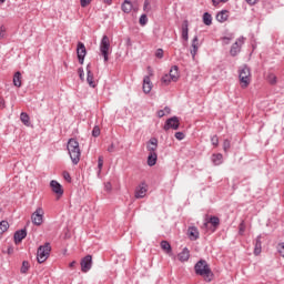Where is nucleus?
Wrapping results in <instances>:
<instances>
[{
	"mask_svg": "<svg viewBox=\"0 0 284 284\" xmlns=\"http://www.w3.org/2000/svg\"><path fill=\"white\" fill-rule=\"evenodd\" d=\"M13 85L16 88H21V73L19 71L13 75Z\"/></svg>",
	"mask_w": 284,
	"mask_h": 284,
	"instance_id": "c85d7f7f",
	"label": "nucleus"
},
{
	"mask_svg": "<svg viewBox=\"0 0 284 284\" xmlns=\"http://www.w3.org/2000/svg\"><path fill=\"white\" fill-rule=\"evenodd\" d=\"M160 245L163 252H165L166 254H172V245L170 244V242L164 240L160 243Z\"/></svg>",
	"mask_w": 284,
	"mask_h": 284,
	"instance_id": "bb28decb",
	"label": "nucleus"
},
{
	"mask_svg": "<svg viewBox=\"0 0 284 284\" xmlns=\"http://www.w3.org/2000/svg\"><path fill=\"white\" fill-rule=\"evenodd\" d=\"M108 152H110V153L114 152V144H111V145L108 148Z\"/></svg>",
	"mask_w": 284,
	"mask_h": 284,
	"instance_id": "6e6d98bb",
	"label": "nucleus"
},
{
	"mask_svg": "<svg viewBox=\"0 0 284 284\" xmlns=\"http://www.w3.org/2000/svg\"><path fill=\"white\" fill-rule=\"evenodd\" d=\"M126 45H129V47L132 45V40L130 38L126 39Z\"/></svg>",
	"mask_w": 284,
	"mask_h": 284,
	"instance_id": "4d7b16f0",
	"label": "nucleus"
},
{
	"mask_svg": "<svg viewBox=\"0 0 284 284\" xmlns=\"http://www.w3.org/2000/svg\"><path fill=\"white\" fill-rule=\"evenodd\" d=\"M4 231L0 226V235L3 236Z\"/></svg>",
	"mask_w": 284,
	"mask_h": 284,
	"instance_id": "e2e57ef3",
	"label": "nucleus"
},
{
	"mask_svg": "<svg viewBox=\"0 0 284 284\" xmlns=\"http://www.w3.org/2000/svg\"><path fill=\"white\" fill-rule=\"evenodd\" d=\"M211 143L216 148L219 145V135H213L211 138Z\"/></svg>",
	"mask_w": 284,
	"mask_h": 284,
	"instance_id": "a19ab883",
	"label": "nucleus"
},
{
	"mask_svg": "<svg viewBox=\"0 0 284 284\" xmlns=\"http://www.w3.org/2000/svg\"><path fill=\"white\" fill-rule=\"evenodd\" d=\"M30 270V263L28 261L22 262L21 274H27Z\"/></svg>",
	"mask_w": 284,
	"mask_h": 284,
	"instance_id": "2f4dec72",
	"label": "nucleus"
},
{
	"mask_svg": "<svg viewBox=\"0 0 284 284\" xmlns=\"http://www.w3.org/2000/svg\"><path fill=\"white\" fill-rule=\"evenodd\" d=\"M246 3H248V6H256V3H258V0H246Z\"/></svg>",
	"mask_w": 284,
	"mask_h": 284,
	"instance_id": "8fccbe9b",
	"label": "nucleus"
},
{
	"mask_svg": "<svg viewBox=\"0 0 284 284\" xmlns=\"http://www.w3.org/2000/svg\"><path fill=\"white\" fill-rule=\"evenodd\" d=\"M92 3V0H80L81 8H88Z\"/></svg>",
	"mask_w": 284,
	"mask_h": 284,
	"instance_id": "ea45409f",
	"label": "nucleus"
},
{
	"mask_svg": "<svg viewBox=\"0 0 284 284\" xmlns=\"http://www.w3.org/2000/svg\"><path fill=\"white\" fill-rule=\"evenodd\" d=\"M80 265H81V272H83L84 274H88V272L92 270V255L84 256L81 260Z\"/></svg>",
	"mask_w": 284,
	"mask_h": 284,
	"instance_id": "9d476101",
	"label": "nucleus"
},
{
	"mask_svg": "<svg viewBox=\"0 0 284 284\" xmlns=\"http://www.w3.org/2000/svg\"><path fill=\"white\" fill-rule=\"evenodd\" d=\"M2 235H0V239H1Z\"/></svg>",
	"mask_w": 284,
	"mask_h": 284,
	"instance_id": "338daca9",
	"label": "nucleus"
},
{
	"mask_svg": "<svg viewBox=\"0 0 284 284\" xmlns=\"http://www.w3.org/2000/svg\"><path fill=\"white\" fill-rule=\"evenodd\" d=\"M210 223L216 230V227H219V225H221V220L217 216H211L210 221L204 223V227H207V225H210Z\"/></svg>",
	"mask_w": 284,
	"mask_h": 284,
	"instance_id": "4be33fe9",
	"label": "nucleus"
},
{
	"mask_svg": "<svg viewBox=\"0 0 284 284\" xmlns=\"http://www.w3.org/2000/svg\"><path fill=\"white\" fill-rule=\"evenodd\" d=\"M106 6H112V0H103Z\"/></svg>",
	"mask_w": 284,
	"mask_h": 284,
	"instance_id": "13d9d810",
	"label": "nucleus"
},
{
	"mask_svg": "<svg viewBox=\"0 0 284 284\" xmlns=\"http://www.w3.org/2000/svg\"><path fill=\"white\" fill-rule=\"evenodd\" d=\"M213 6H217L219 2L216 0H212Z\"/></svg>",
	"mask_w": 284,
	"mask_h": 284,
	"instance_id": "680f3d73",
	"label": "nucleus"
},
{
	"mask_svg": "<svg viewBox=\"0 0 284 284\" xmlns=\"http://www.w3.org/2000/svg\"><path fill=\"white\" fill-rule=\"evenodd\" d=\"M163 111H164V114H170V112H172V109H170V106H165Z\"/></svg>",
	"mask_w": 284,
	"mask_h": 284,
	"instance_id": "864d4df0",
	"label": "nucleus"
},
{
	"mask_svg": "<svg viewBox=\"0 0 284 284\" xmlns=\"http://www.w3.org/2000/svg\"><path fill=\"white\" fill-rule=\"evenodd\" d=\"M148 8H150V0H145V1H144L143 10H144V11H148Z\"/></svg>",
	"mask_w": 284,
	"mask_h": 284,
	"instance_id": "3c124183",
	"label": "nucleus"
},
{
	"mask_svg": "<svg viewBox=\"0 0 284 284\" xmlns=\"http://www.w3.org/2000/svg\"><path fill=\"white\" fill-rule=\"evenodd\" d=\"M175 139H178V141H183V139H185V133L176 132L175 133Z\"/></svg>",
	"mask_w": 284,
	"mask_h": 284,
	"instance_id": "79ce46f5",
	"label": "nucleus"
},
{
	"mask_svg": "<svg viewBox=\"0 0 284 284\" xmlns=\"http://www.w3.org/2000/svg\"><path fill=\"white\" fill-rule=\"evenodd\" d=\"M77 54L79 64L83 65V61H85V54H88V50L85 49V44H83V42H78Z\"/></svg>",
	"mask_w": 284,
	"mask_h": 284,
	"instance_id": "1a4fd4ad",
	"label": "nucleus"
},
{
	"mask_svg": "<svg viewBox=\"0 0 284 284\" xmlns=\"http://www.w3.org/2000/svg\"><path fill=\"white\" fill-rule=\"evenodd\" d=\"M194 271H195V274H197V276H203L206 283H211L214 276V273H212V268H210V264H207V261L205 260H200L195 264Z\"/></svg>",
	"mask_w": 284,
	"mask_h": 284,
	"instance_id": "f257e3e1",
	"label": "nucleus"
},
{
	"mask_svg": "<svg viewBox=\"0 0 284 284\" xmlns=\"http://www.w3.org/2000/svg\"><path fill=\"white\" fill-rule=\"evenodd\" d=\"M222 3H227L230 0H220Z\"/></svg>",
	"mask_w": 284,
	"mask_h": 284,
	"instance_id": "0e129e2a",
	"label": "nucleus"
},
{
	"mask_svg": "<svg viewBox=\"0 0 284 284\" xmlns=\"http://www.w3.org/2000/svg\"><path fill=\"white\" fill-rule=\"evenodd\" d=\"M100 134H101V129L99 128V125H95L92 130V136L97 139V136H100Z\"/></svg>",
	"mask_w": 284,
	"mask_h": 284,
	"instance_id": "f704fd0d",
	"label": "nucleus"
},
{
	"mask_svg": "<svg viewBox=\"0 0 284 284\" xmlns=\"http://www.w3.org/2000/svg\"><path fill=\"white\" fill-rule=\"evenodd\" d=\"M182 39L183 41H189L190 39V22L187 20L182 23Z\"/></svg>",
	"mask_w": 284,
	"mask_h": 284,
	"instance_id": "dca6fc26",
	"label": "nucleus"
},
{
	"mask_svg": "<svg viewBox=\"0 0 284 284\" xmlns=\"http://www.w3.org/2000/svg\"><path fill=\"white\" fill-rule=\"evenodd\" d=\"M142 90L144 94H150V92H152V81L150 80V75L144 77Z\"/></svg>",
	"mask_w": 284,
	"mask_h": 284,
	"instance_id": "f3484780",
	"label": "nucleus"
},
{
	"mask_svg": "<svg viewBox=\"0 0 284 284\" xmlns=\"http://www.w3.org/2000/svg\"><path fill=\"white\" fill-rule=\"evenodd\" d=\"M6 38V27L1 26L0 27V39H4Z\"/></svg>",
	"mask_w": 284,
	"mask_h": 284,
	"instance_id": "a18cd8bd",
	"label": "nucleus"
},
{
	"mask_svg": "<svg viewBox=\"0 0 284 284\" xmlns=\"http://www.w3.org/2000/svg\"><path fill=\"white\" fill-rule=\"evenodd\" d=\"M0 108H6V100L3 98H0Z\"/></svg>",
	"mask_w": 284,
	"mask_h": 284,
	"instance_id": "5fc2aeb1",
	"label": "nucleus"
},
{
	"mask_svg": "<svg viewBox=\"0 0 284 284\" xmlns=\"http://www.w3.org/2000/svg\"><path fill=\"white\" fill-rule=\"evenodd\" d=\"M87 83L90 88H97V82H94V73H92L91 65H87Z\"/></svg>",
	"mask_w": 284,
	"mask_h": 284,
	"instance_id": "ddd939ff",
	"label": "nucleus"
},
{
	"mask_svg": "<svg viewBox=\"0 0 284 284\" xmlns=\"http://www.w3.org/2000/svg\"><path fill=\"white\" fill-rule=\"evenodd\" d=\"M100 52L104 59V63H108L109 54H110V38L108 36H103L100 42Z\"/></svg>",
	"mask_w": 284,
	"mask_h": 284,
	"instance_id": "39448f33",
	"label": "nucleus"
},
{
	"mask_svg": "<svg viewBox=\"0 0 284 284\" xmlns=\"http://www.w3.org/2000/svg\"><path fill=\"white\" fill-rule=\"evenodd\" d=\"M222 41H223L224 45H230V41H232V37H224V38H222Z\"/></svg>",
	"mask_w": 284,
	"mask_h": 284,
	"instance_id": "49530a36",
	"label": "nucleus"
},
{
	"mask_svg": "<svg viewBox=\"0 0 284 284\" xmlns=\"http://www.w3.org/2000/svg\"><path fill=\"white\" fill-rule=\"evenodd\" d=\"M121 9L125 14H130L132 12V2L129 0H124V2L121 6Z\"/></svg>",
	"mask_w": 284,
	"mask_h": 284,
	"instance_id": "a878e982",
	"label": "nucleus"
},
{
	"mask_svg": "<svg viewBox=\"0 0 284 284\" xmlns=\"http://www.w3.org/2000/svg\"><path fill=\"white\" fill-rule=\"evenodd\" d=\"M179 261L181 263H185V261H190V250L187 247H184L181 253L178 255Z\"/></svg>",
	"mask_w": 284,
	"mask_h": 284,
	"instance_id": "412c9836",
	"label": "nucleus"
},
{
	"mask_svg": "<svg viewBox=\"0 0 284 284\" xmlns=\"http://www.w3.org/2000/svg\"><path fill=\"white\" fill-rule=\"evenodd\" d=\"M63 179H64V181H68L69 183L72 181V178L70 176V173L68 171L63 172Z\"/></svg>",
	"mask_w": 284,
	"mask_h": 284,
	"instance_id": "c03bdc74",
	"label": "nucleus"
},
{
	"mask_svg": "<svg viewBox=\"0 0 284 284\" xmlns=\"http://www.w3.org/2000/svg\"><path fill=\"white\" fill-rule=\"evenodd\" d=\"M162 83H164L165 85H170V83H172V77L170 74H165L164 77H162Z\"/></svg>",
	"mask_w": 284,
	"mask_h": 284,
	"instance_id": "72a5a7b5",
	"label": "nucleus"
},
{
	"mask_svg": "<svg viewBox=\"0 0 284 284\" xmlns=\"http://www.w3.org/2000/svg\"><path fill=\"white\" fill-rule=\"evenodd\" d=\"M159 148V140L156 138H151L146 143V150L149 153L156 152Z\"/></svg>",
	"mask_w": 284,
	"mask_h": 284,
	"instance_id": "2eb2a0df",
	"label": "nucleus"
},
{
	"mask_svg": "<svg viewBox=\"0 0 284 284\" xmlns=\"http://www.w3.org/2000/svg\"><path fill=\"white\" fill-rule=\"evenodd\" d=\"M230 148H231L230 140H224V142H223V150H224V152H229Z\"/></svg>",
	"mask_w": 284,
	"mask_h": 284,
	"instance_id": "4c0bfd02",
	"label": "nucleus"
},
{
	"mask_svg": "<svg viewBox=\"0 0 284 284\" xmlns=\"http://www.w3.org/2000/svg\"><path fill=\"white\" fill-rule=\"evenodd\" d=\"M43 214H45V212L43 211L42 207H38L36 212L32 213L31 221L33 225H37V226L43 225Z\"/></svg>",
	"mask_w": 284,
	"mask_h": 284,
	"instance_id": "423d86ee",
	"label": "nucleus"
},
{
	"mask_svg": "<svg viewBox=\"0 0 284 284\" xmlns=\"http://www.w3.org/2000/svg\"><path fill=\"white\" fill-rule=\"evenodd\" d=\"M20 121H22L24 125L30 126V115H28V113L22 112L20 114Z\"/></svg>",
	"mask_w": 284,
	"mask_h": 284,
	"instance_id": "c756f323",
	"label": "nucleus"
},
{
	"mask_svg": "<svg viewBox=\"0 0 284 284\" xmlns=\"http://www.w3.org/2000/svg\"><path fill=\"white\" fill-rule=\"evenodd\" d=\"M0 3H6V0H0Z\"/></svg>",
	"mask_w": 284,
	"mask_h": 284,
	"instance_id": "69168bd1",
	"label": "nucleus"
},
{
	"mask_svg": "<svg viewBox=\"0 0 284 284\" xmlns=\"http://www.w3.org/2000/svg\"><path fill=\"white\" fill-rule=\"evenodd\" d=\"M243 43H245V38L240 37L231 47V57H236L241 52V47L243 45Z\"/></svg>",
	"mask_w": 284,
	"mask_h": 284,
	"instance_id": "6e6552de",
	"label": "nucleus"
},
{
	"mask_svg": "<svg viewBox=\"0 0 284 284\" xmlns=\"http://www.w3.org/2000/svg\"><path fill=\"white\" fill-rule=\"evenodd\" d=\"M212 162L214 163V165H221V163H223V154L221 153L213 154Z\"/></svg>",
	"mask_w": 284,
	"mask_h": 284,
	"instance_id": "cd10ccee",
	"label": "nucleus"
},
{
	"mask_svg": "<svg viewBox=\"0 0 284 284\" xmlns=\"http://www.w3.org/2000/svg\"><path fill=\"white\" fill-rule=\"evenodd\" d=\"M158 159H159V155L156 154V152L149 153V156H148V165H149L150 168H153V165H156Z\"/></svg>",
	"mask_w": 284,
	"mask_h": 284,
	"instance_id": "b1692460",
	"label": "nucleus"
},
{
	"mask_svg": "<svg viewBox=\"0 0 284 284\" xmlns=\"http://www.w3.org/2000/svg\"><path fill=\"white\" fill-rule=\"evenodd\" d=\"M227 10H222L216 14V21L220 23H225V21L229 19Z\"/></svg>",
	"mask_w": 284,
	"mask_h": 284,
	"instance_id": "5701e85b",
	"label": "nucleus"
},
{
	"mask_svg": "<svg viewBox=\"0 0 284 284\" xmlns=\"http://www.w3.org/2000/svg\"><path fill=\"white\" fill-rule=\"evenodd\" d=\"M240 82H241V88L245 89L250 85L251 83V77H252V72L250 71L247 65L242 67V69H240Z\"/></svg>",
	"mask_w": 284,
	"mask_h": 284,
	"instance_id": "20e7f679",
	"label": "nucleus"
},
{
	"mask_svg": "<svg viewBox=\"0 0 284 284\" xmlns=\"http://www.w3.org/2000/svg\"><path fill=\"white\" fill-rule=\"evenodd\" d=\"M192 49H191V54L192 59H196V52H199V36H195L192 40Z\"/></svg>",
	"mask_w": 284,
	"mask_h": 284,
	"instance_id": "aec40b11",
	"label": "nucleus"
},
{
	"mask_svg": "<svg viewBox=\"0 0 284 284\" xmlns=\"http://www.w3.org/2000/svg\"><path fill=\"white\" fill-rule=\"evenodd\" d=\"M98 170L101 172L103 170V155L98 158Z\"/></svg>",
	"mask_w": 284,
	"mask_h": 284,
	"instance_id": "e433bc0d",
	"label": "nucleus"
},
{
	"mask_svg": "<svg viewBox=\"0 0 284 284\" xmlns=\"http://www.w3.org/2000/svg\"><path fill=\"white\" fill-rule=\"evenodd\" d=\"M78 74H79L81 81H83L84 77H85V72L83 71V68L78 69Z\"/></svg>",
	"mask_w": 284,
	"mask_h": 284,
	"instance_id": "37998d69",
	"label": "nucleus"
},
{
	"mask_svg": "<svg viewBox=\"0 0 284 284\" xmlns=\"http://www.w3.org/2000/svg\"><path fill=\"white\" fill-rule=\"evenodd\" d=\"M74 265H77V261H73V262H71L70 264H69V267H74Z\"/></svg>",
	"mask_w": 284,
	"mask_h": 284,
	"instance_id": "bf43d9fd",
	"label": "nucleus"
},
{
	"mask_svg": "<svg viewBox=\"0 0 284 284\" xmlns=\"http://www.w3.org/2000/svg\"><path fill=\"white\" fill-rule=\"evenodd\" d=\"M267 81L268 83H271V85H274L276 83V75H274L273 73L268 74Z\"/></svg>",
	"mask_w": 284,
	"mask_h": 284,
	"instance_id": "c9c22d12",
	"label": "nucleus"
},
{
	"mask_svg": "<svg viewBox=\"0 0 284 284\" xmlns=\"http://www.w3.org/2000/svg\"><path fill=\"white\" fill-rule=\"evenodd\" d=\"M155 57L158 59H163V49H158L156 52H155Z\"/></svg>",
	"mask_w": 284,
	"mask_h": 284,
	"instance_id": "de8ad7c7",
	"label": "nucleus"
},
{
	"mask_svg": "<svg viewBox=\"0 0 284 284\" xmlns=\"http://www.w3.org/2000/svg\"><path fill=\"white\" fill-rule=\"evenodd\" d=\"M187 236L190 239V241H199V229L196 226H190L187 229Z\"/></svg>",
	"mask_w": 284,
	"mask_h": 284,
	"instance_id": "a211bd4d",
	"label": "nucleus"
},
{
	"mask_svg": "<svg viewBox=\"0 0 284 284\" xmlns=\"http://www.w3.org/2000/svg\"><path fill=\"white\" fill-rule=\"evenodd\" d=\"M148 184L145 182H142L135 187V199H145Z\"/></svg>",
	"mask_w": 284,
	"mask_h": 284,
	"instance_id": "9b49d317",
	"label": "nucleus"
},
{
	"mask_svg": "<svg viewBox=\"0 0 284 284\" xmlns=\"http://www.w3.org/2000/svg\"><path fill=\"white\" fill-rule=\"evenodd\" d=\"M158 116H159V119H163V116H165V111L164 110H159L158 111Z\"/></svg>",
	"mask_w": 284,
	"mask_h": 284,
	"instance_id": "09e8293b",
	"label": "nucleus"
},
{
	"mask_svg": "<svg viewBox=\"0 0 284 284\" xmlns=\"http://www.w3.org/2000/svg\"><path fill=\"white\" fill-rule=\"evenodd\" d=\"M262 236L258 235L255 240V244H254V255L258 256V254H261V252H263V242L261 241Z\"/></svg>",
	"mask_w": 284,
	"mask_h": 284,
	"instance_id": "6ab92c4d",
	"label": "nucleus"
},
{
	"mask_svg": "<svg viewBox=\"0 0 284 284\" xmlns=\"http://www.w3.org/2000/svg\"><path fill=\"white\" fill-rule=\"evenodd\" d=\"M148 24V16L146 14H142L140 17V26H146Z\"/></svg>",
	"mask_w": 284,
	"mask_h": 284,
	"instance_id": "58836bf2",
	"label": "nucleus"
},
{
	"mask_svg": "<svg viewBox=\"0 0 284 284\" xmlns=\"http://www.w3.org/2000/svg\"><path fill=\"white\" fill-rule=\"evenodd\" d=\"M67 150L73 165H79V162L81 161V148L79 146V141L71 138L68 141Z\"/></svg>",
	"mask_w": 284,
	"mask_h": 284,
	"instance_id": "f03ea898",
	"label": "nucleus"
},
{
	"mask_svg": "<svg viewBox=\"0 0 284 284\" xmlns=\"http://www.w3.org/2000/svg\"><path fill=\"white\" fill-rule=\"evenodd\" d=\"M181 122L178 116H172L168 119L164 123L163 130L168 132V130H179Z\"/></svg>",
	"mask_w": 284,
	"mask_h": 284,
	"instance_id": "0eeeda50",
	"label": "nucleus"
},
{
	"mask_svg": "<svg viewBox=\"0 0 284 284\" xmlns=\"http://www.w3.org/2000/svg\"><path fill=\"white\" fill-rule=\"evenodd\" d=\"M105 187H106V190H111V189H112V185H111L110 183H108V184L105 185Z\"/></svg>",
	"mask_w": 284,
	"mask_h": 284,
	"instance_id": "052dcab7",
	"label": "nucleus"
},
{
	"mask_svg": "<svg viewBox=\"0 0 284 284\" xmlns=\"http://www.w3.org/2000/svg\"><path fill=\"white\" fill-rule=\"evenodd\" d=\"M27 236H28V231L26 229H21L17 231L13 235L16 245H19V243H21V241H23V239H26Z\"/></svg>",
	"mask_w": 284,
	"mask_h": 284,
	"instance_id": "f8f14e48",
	"label": "nucleus"
},
{
	"mask_svg": "<svg viewBox=\"0 0 284 284\" xmlns=\"http://www.w3.org/2000/svg\"><path fill=\"white\" fill-rule=\"evenodd\" d=\"M203 23L204 26H210L212 23V14H210L209 12H205L203 14Z\"/></svg>",
	"mask_w": 284,
	"mask_h": 284,
	"instance_id": "7c9ffc66",
	"label": "nucleus"
},
{
	"mask_svg": "<svg viewBox=\"0 0 284 284\" xmlns=\"http://www.w3.org/2000/svg\"><path fill=\"white\" fill-rule=\"evenodd\" d=\"M50 252H52V246L49 242L39 246L37 252L38 263H45V261H48V256H50Z\"/></svg>",
	"mask_w": 284,
	"mask_h": 284,
	"instance_id": "7ed1b4c3",
	"label": "nucleus"
},
{
	"mask_svg": "<svg viewBox=\"0 0 284 284\" xmlns=\"http://www.w3.org/2000/svg\"><path fill=\"white\" fill-rule=\"evenodd\" d=\"M50 186L52 189V192H54V194L59 196H63V186H61V184L57 180H52L50 182Z\"/></svg>",
	"mask_w": 284,
	"mask_h": 284,
	"instance_id": "4468645a",
	"label": "nucleus"
},
{
	"mask_svg": "<svg viewBox=\"0 0 284 284\" xmlns=\"http://www.w3.org/2000/svg\"><path fill=\"white\" fill-rule=\"evenodd\" d=\"M243 232H245V225L243 224V222L240 224V234H243Z\"/></svg>",
	"mask_w": 284,
	"mask_h": 284,
	"instance_id": "603ef678",
	"label": "nucleus"
},
{
	"mask_svg": "<svg viewBox=\"0 0 284 284\" xmlns=\"http://www.w3.org/2000/svg\"><path fill=\"white\" fill-rule=\"evenodd\" d=\"M0 227H1L2 232L6 233L10 229V224L8 223V221H1L0 222Z\"/></svg>",
	"mask_w": 284,
	"mask_h": 284,
	"instance_id": "473e14b6",
	"label": "nucleus"
},
{
	"mask_svg": "<svg viewBox=\"0 0 284 284\" xmlns=\"http://www.w3.org/2000/svg\"><path fill=\"white\" fill-rule=\"evenodd\" d=\"M169 75H171V79L174 83H175V81H179V67L173 65L170 70Z\"/></svg>",
	"mask_w": 284,
	"mask_h": 284,
	"instance_id": "393cba45",
	"label": "nucleus"
}]
</instances>
